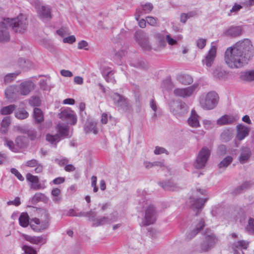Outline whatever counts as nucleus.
I'll return each instance as SVG.
<instances>
[{"label":"nucleus","instance_id":"nucleus-13","mask_svg":"<svg viewBox=\"0 0 254 254\" xmlns=\"http://www.w3.org/2000/svg\"><path fill=\"white\" fill-rule=\"evenodd\" d=\"M19 95L18 86L16 85H10L5 90V96L10 102L16 101Z\"/></svg>","mask_w":254,"mask_h":254},{"label":"nucleus","instance_id":"nucleus-59","mask_svg":"<svg viewBox=\"0 0 254 254\" xmlns=\"http://www.w3.org/2000/svg\"><path fill=\"white\" fill-rule=\"evenodd\" d=\"M40 88L43 90H47L48 86L46 79H41L39 82Z\"/></svg>","mask_w":254,"mask_h":254},{"label":"nucleus","instance_id":"nucleus-37","mask_svg":"<svg viewBox=\"0 0 254 254\" xmlns=\"http://www.w3.org/2000/svg\"><path fill=\"white\" fill-rule=\"evenodd\" d=\"M16 106L14 104H11L2 107L0 110V113L2 115H8L13 113L16 109Z\"/></svg>","mask_w":254,"mask_h":254},{"label":"nucleus","instance_id":"nucleus-27","mask_svg":"<svg viewBox=\"0 0 254 254\" xmlns=\"http://www.w3.org/2000/svg\"><path fill=\"white\" fill-rule=\"evenodd\" d=\"M25 239L26 241L30 242L31 243L34 244H44L46 243V238L42 236H30L28 235H25Z\"/></svg>","mask_w":254,"mask_h":254},{"label":"nucleus","instance_id":"nucleus-11","mask_svg":"<svg viewBox=\"0 0 254 254\" xmlns=\"http://www.w3.org/2000/svg\"><path fill=\"white\" fill-rule=\"evenodd\" d=\"M134 38L135 41L144 50L149 51L151 49V47L149 43L148 36L143 31H136L134 34Z\"/></svg>","mask_w":254,"mask_h":254},{"label":"nucleus","instance_id":"nucleus-47","mask_svg":"<svg viewBox=\"0 0 254 254\" xmlns=\"http://www.w3.org/2000/svg\"><path fill=\"white\" fill-rule=\"evenodd\" d=\"M4 145L7 146L11 151L14 152H18V149L15 147L14 143L12 141L9 140L5 138L4 140Z\"/></svg>","mask_w":254,"mask_h":254},{"label":"nucleus","instance_id":"nucleus-5","mask_svg":"<svg viewBox=\"0 0 254 254\" xmlns=\"http://www.w3.org/2000/svg\"><path fill=\"white\" fill-rule=\"evenodd\" d=\"M219 97L217 93L211 91L205 95L204 98L201 99L200 103L203 109L211 110L216 106Z\"/></svg>","mask_w":254,"mask_h":254},{"label":"nucleus","instance_id":"nucleus-36","mask_svg":"<svg viewBox=\"0 0 254 254\" xmlns=\"http://www.w3.org/2000/svg\"><path fill=\"white\" fill-rule=\"evenodd\" d=\"M130 65L141 69H146L148 68L147 63L144 60H138L134 61H132Z\"/></svg>","mask_w":254,"mask_h":254},{"label":"nucleus","instance_id":"nucleus-50","mask_svg":"<svg viewBox=\"0 0 254 254\" xmlns=\"http://www.w3.org/2000/svg\"><path fill=\"white\" fill-rule=\"evenodd\" d=\"M162 85L168 90H171L174 87L173 83L169 78H167L163 81Z\"/></svg>","mask_w":254,"mask_h":254},{"label":"nucleus","instance_id":"nucleus-18","mask_svg":"<svg viewBox=\"0 0 254 254\" xmlns=\"http://www.w3.org/2000/svg\"><path fill=\"white\" fill-rule=\"evenodd\" d=\"M216 47L212 46L205 56V60L202 61L203 64H205L207 67H210L213 63L216 57Z\"/></svg>","mask_w":254,"mask_h":254},{"label":"nucleus","instance_id":"nucleus-17","mask_svg":"<svg viewBox=\"0 0 254 254\" xmlns=\"http://www.w3.org/2000/svg\"><path fill=\"white\" fill-rule=\"evenodd\" d=\"M239 118L237 116L225 115L220 118L217 123L220 126L232 125L237 122Z\"/></svg>","mask_w":254,"mask_h":254},{"label":"nucleus","instance_id":"nucleus-44","mask_svg":"<svg viewBox=\"0 0 254 254\" xmlns=\"http://www.w3.org/2000/svg\"><path fill=\"white\" fill-rule=\"evenodd\" d=\"M19 74L20 72L18 71L7 74L4 77V83L6 84L8 83L12 82Z\"/></svg>","mask_w":254,"mask_h":254},{"label":"nucleus","instance_id":"nucleus-28","mask_svg":"<svg viewBox=\"0 0 254 254\" xmlns=\"http://www.w3.org/2000/svg\"><path fill=\"white\" fill-rule=\"evenodd\" d=\"M233 137V130L231 128L226 129L220 135V139L222 142H227Z\"/></svg>","mask_w":254,"mask_h":254},{"label":"nucleus","instance_id":"nucleus-62","mask_svg":"<svg viewBox=\"0 0 254 254\" xmlns=\"http://www.w3.org/2000/svg\"><path fill=\"white\" fill-rule=\"evenodd\" d=\"M197 46L200 49H202L206 45V40L200 38L196 42Z\"/></svg>","mask_w":254,"mask_h":254},{"label":"nucleus","instance_id":"nucleus-41","mask_svg":"<svg viewBox=\"0 0 254 254\" xmlns=\"http://www.w3.org/2000/svg\"><path fill=\"white\" fill-rule=\"evenodd\" d=\"M241 78L243 80L248 81L254 80V70L242 73L241 75Z\"/></svg>","mask_w":254,"mask_h":254},{"label":"nucleus","instance_id":"nucleus-7","mask_svg":"<svg viewBox=\"0 0 254 254\" xmlns=\"http://www.w3.org/2000/svg\"><path fill=\"white\" fill-rule=\"evenodd\" d=\"M34 5L38 15L41 19L47 20L52 19V14L50 6L41 5L39 0H35Z\"/></svg>","mask_w":254,"mask_h":254},{"label":"nucleus","instance_id":"nucleus-64","mask_svg":"<svg viewBox=\"0 0 254 254\" xmlns=\"http://www.w3.org/2000/svg\"><path fill=\"white\" fill-rule=\"evenodd\" d=\"M20 198L18 197H16L14 200L9 201L7 202V205H14L15 206H18L20 204Z\"/></svg>","mask_w":254,"mask_h":254},{"label":"nucleus","instance_id":"nucleus-25","mask_svg":"<svg viewBox=\"0 0 254 254\" xmlns=\"http://www.w3.org/2000/svg\"><path fill=\"white\" fill-rule=\"evenodd\" d=\"M198 116L196 113L195 111L193 109L191 110V115L188 120L189 125L193 127H199V122L198 121Z\"/></svg>","mask_w":254,"mask_h":254},{"label":"nucleus","instance_id":"nucleus-9","mask_svg":"<svg viewBox=\"0 0 254 254\" xmlns=\"http://www.w3.org/2000/svg\"><path fill=\"white\" fill-rule=\"evenodd\" d=\"M157 214L155 207L153 205H149L145 210L144 219L142 221L144 226H148L155 222Z\"/></svg>","mask_w":254,"mask_h":254},{"label":"nucleus","instance_id":"nucleus-26","mask_svg":"<svg viewBox=\"0 0 254 254\" xmlns=\"http://www.w3.org/2000/svg\"><path fill=\"white\" fill-rule=\"evenodd\" d=\"M115 221V218H112L109 216H103L97 218L95 222L93 223V225L94 226L97 227L100 225H103L106 224L111 223Z\"/></svg>","mask_w":254,"mask_h":254},{"label":"nucleus","instance_id":"nucleus-22","mask_svg":"<svg viewBox=\"0 0 254 254\" xmlns=\"http://www.w3.org/2000/svg\"><path fill=\"white\" fill-rule=\"evenodd\" d=\"M154 36L158 45L157 47L154 48V50L158 51L164 48L166 45L165 35L163 33L157 32L154 34Z\"/></svg>","mask_w":254,"mask_h":254},{"label":"nucleus","instance_id":"nucleus-56","mask_svg":"<svg viewBox=\"0 0 254 254\" xmlns=\"http://www.w3.org/2000/svg\"><path fill=\"white\" fill-rule=\"evenodd\" d=\"M10 172L14 175V176L20 181H23L24 180V178L22 175L19 172V171L15 168H11L10 169Z\"/></svg>","mask_w":254,"mask_h":254},{"label":"nucleus","instance_id":"nucleus-34","mask_svg":"<svg viewBox=\"0 0 254 254\" xmlns=\"http://www.w3.org/2000/svg\"><path fill=\"white\" fill-rule=\"evenodd\" d=\"M153 8V6L151 3H146L144 5H142V9L141 10H139L138 9H137V13H138V17H136V19L137 20H138V17H139L140 14H143V13H148L150 12Z\"/></svg>","mask_w":254,"mask_h":254},{"label":"nucleus","instance_id":"nucleus-6","mask_svg":"<svg viewBox=\"0 0 254 254\" xmlns=\"http://www.w3.org/2000/svg\"><path fill=\"white\" fill-rule=\"evenodd\" d=\"M170 109L175 115L179 116H182L188 112L187 104L179 99L173 100L170 102Z\"/></svg>","mask_w":254,"mask_h":254},{"label":"nucleus","instance_id":"nucleus-14","mask_svg":"<svg viewBox=\"0 0 254 254\" xmlns=\"http://www.w3.org/2000/svg\"><path fill=\"white\" fill-rule=\"evenodd\" d=\"M17 86L19 95L23 96L28 95L35 87L34 83L30 80L22 82Z\"/></svg>","mask_w":254,"mask_h":254},{"label":"nucleus","instance_id":"nucleus-16","mask_svg":"<svg viewBox=\"0 0 254 254\" xmlns=\"http://www.w3.org/2000/svg\"><path fill=\"white\" fill-rule=\"evenodd\" d=\"M26 178L27 181L31 183V189L39 190L43 188L40 183L39 178L37 176H34L30 173H27L26 176Z\"/></svg>","mask_w":254,"mask_h":254},{"label":"nucleus","instance_id":"nucleus-40","mask_svg":"<svg viewBox=\"0 0 254 254\" xmlns=\"http://www.w3.org/2000/svg\"><path fill=\"white\" fill-rule=\"evenodd\" d=\"M16 145L20 148H23L27 146L26 138L24 136H19L15 140Z\"/></svg>","mask_w":254,"mask_h":254},{"label":"nucleus","instance_id":"nucleus-58","mask_svg":"<svg viewBox=\"0 0 254 254\" xmlns=\"http://www.w3.org/2000/svg\"><path fill=\"white\" fill-rule=\"evenodd\" d=\"M87 213L88 214L87 217L89 218V220L92 221L93 223H95L97 218H96L97 216V213L92 210L87 212Z\"/></svg>","mask_w":254,"mask_h":254},{"label":"nucleus","instance_id":"nucleus-54","mask_svg":"<svg viewBox=\"0 0 254 254\" xmlns=\"http://www.w3.org/2000/svg\"><path fill=\"white\" fill-rule=\"evenodd\" d=\"M39 163H40V162L38 160L35 159H32L26 161L25 165L28 167L33 168L35 167L37 165L39 164Z\"/></svg>","mask_w":254,"mask_h":254},{"label":"nucleus","instance_id":"nucleus-32","mask_svg":"<svg viewBox=\"0 0 254 254\" xmlns=\"http://www.w3.org/2000/svg\"><path fill=\"white\" fill-rule=\"evenodd\" d=\"M33 117L35 123L40 124L44 121V115L42 110L38 108H35L33 112Z\"/></svg>","mask_w":254,"mask_h":254},{"label":"nucleus","instance_id":"nucleus-42","mask_svg":"<svg viewBox=\"0 0 254 254\" xmlns=\"http://www.w3.org/2000/svg\"><path fill=\"white\" fill-rule=\"evenodd\" d=\"M29 116L28 113L23 108H19L15 112V117L20 120H24Z\"/></svg>","mask_w":254,"mask_h":254},{"label":"nucleus","instance_id":"nucleus-4","mask_svg":"<svg viewBox=\"0 0 254 254\" xmlns=\"http://www.w3.org/2000/svg\"><path fill=\"white\" fill-rule=\"evenodd\" d=\"M112 98L114 105L119 110H121L127 113H130L132 111L129 100L125 96L118 93H114L112 95Z\"/></svg>","mask_w":254,"mask_h":254},{"label":"nucleus","instance_id":"nucleus-1","mask_svg":"<svg viewBox=\"0 0 254 254\" xmlns=\"http://www.w3.org/2000/svg\"><path fill=\"white\" fill-rule=\"evenodd\" d=\"M253 53L251 41L245 39L237 42L233 47L227 48L224 60L230 68H240L248 64L253 57Z\"/></svg>","mask_w":254,"mask_h":254},{"label":"nucleus","instance_id":"nucleus-57","mask_svg":"<svg viewBox=\"0 0 254 254\" xmlns=\"http://www.w3.org/2000/svg\"><path fill=\"white\" fill-rule=\"evenodd\" d=\"M112 70L106 67H103L102 70V73L106 81H109V75L112 73Z\"/></svg>","mask_w":254,"mask_h":254},{"label":"nucleus","instance_id":"nucleus-3","mask_svg":"<svg viewBox=\"0 0 254 254\" xmlns=\"http://www.w3.org/2000/svg\"><path fill=\"white\" fill-rule=\"evenodd\" d=\"M203 240L200 244L202 252H207L210 250L218 242V239L213 231L209 229H206L203 232Z\"/></svg>","mask_w":254,"mask_h":254},{"label":"nucleus","instance_id":"nucleus-45","mask_svg":"<svg viewBox=\"0 0 254 254\" xmlns=\"http://www.w3.org/2000/svg\"><path fill=\"white\" fill-rule=\"evenodd\" d=\"M46 140L52 144H55V147H56L57 143L60 141V139L58 134L51 135L47 134Z\"/></svg>","mask_w":254,"mask_h":254},{"label":"nucleus","instance_id":"nucleus-43","mask_svg":"<svg viewBox=\"0 0 254 254\" xmlns=\"http://www.w3.org/2000/svg\"><path fill=\"white\" fill-rule=\"evenodd\" d=\"M233 158L231 156H227L224 158L218 164L219 168H227L233 161Z\"/></svg>","mask_w":254,"mask_h":254},{"label":"nucleus","instance_id":"nucleus-55","mask_svg":"<svg viewBox=\"0 0 254 254\" xmlns=\"http://www.w3.org/2000/svg\"><path fill=\"white\" fill-rule=\"evenodd\" d=\"M27 135L31 140H34L37 138V132L35 129L30 128L27 133Z\"/></svg>","mask_w":254,"mask_h":254},{"label":"nucleus","instance_id":"nucleus-10","mask_svg":"<svg viewBox=\"0 0 254 254\" xmlns=\"http://www.w3.org/2000/svg\"><path fill=\"white\" fill-rule=\"evenodd\" d=\"M198 87L197 84L193 85L186 88H177L174 89V94L177 97L187 98L190 97L195 91Z\"/></svg>","mask_w":254,"mask_h":254},{"label":"nucleus","instance_id":"nucleus-53","mask_svg":"<svg viewBox=\"0 0 254 254\" xmlns=\"http://www.w3.org/2000/svg\"><path fill=\"white\" fill-rule=\"evenodd\" d=\"M154 153L156 155H159L163 153H165L167 155L169 154V152L164 147L160 146H156L154 150Z\"/></svg>","mask_w":254,"mask_h":254},{"label":"nucleus","instance_id":"nucleus-21","mask_svg":"<svg viewBox=\"0 0 254 254\" xmlns=\"http://www.w3.org/2000/svg\"><path fill=\"white\" fill-rule=\"evenodd\" d=\"M158 184L165 190L175 191L178 190L177 185L171 180L159 182Z\"/></svg>","mask_w":254,"mask_h":254},{"label":"nucleus","instance_id":"nucleus-38","mask_svg":"<svg viewBox=\"0 0 254 254\" xmlns=\"http://www.w3.org/2000/svg\"><path fill=\"white\" fill-rule=\"evenodd\" d=\"M31 228L36 231H41L47 229L49 227V221L47 220L42 221L40 226H37L34 224H30Z\"/></svg>","mask_w":254,"mask_h":254},{"label":"nucleus","instance_id":"nucleus-63","mask_svg":"<svg viewBox=\"0 0 254 254\" xmlns=\"http://www.w3.org/2000/svg\"><path fill=\"white\" fill-rule=\"evenodd\" d=\"M68 160L66 158H64L62 159H55V162L58 163L61 166L64 165L66 163H68Z\"/></svg>","mask_w":254,"mask_h":254},{"label":"nucleus","instance_id":"nucleus-23","mask_svg":"<svg viewBox=\"0 0 254 254\" xmlns=\"http://www.w3.org/2000/svg\"><path fill=\"white\" fill-rule=\"evenodd\" d=\"M252 153L250 149L247 147H244L241 149V154L239 157L240 162L243 164L246 163L250 157L251 156Z\"/></svg>","mask_w":254,"mask_h":254},{"label":"nucleus","instance_id":"nucleus-52","mask_svg":"<svg viewBox=\"0 0 254 254\" xmlns=\"http://www.w3.org/2000/svg\"><path fill=\"white\" fill-rule=\"evenodd\" d=\"M22 250L24 251V254H37V252L31 247L24 245Z\"/></svg>","mask_w":254,"mask_h":254},{"label":"nucleus","instance_id":"nucleus-60","mask_svg":"<svg viewBox=\"0 0 254 254\" xmlns=\"http://www.w3.org/2000/svg\"><path fill=\"white\" fill-rule=\"evenodd\" d=\"M226 152V148L224 145H220L218 146L217 149V153L219 155H223Z\"/></svg>","mask_w":254,"mask_h":254},{"label":"nucleus","instance_id":"nucleus-19","mask_svg":"<svg viewBox=\"0 0 254 254\" xmlns=\"http://www.w3.org/2000/svg\"><path fill=\"white\" fill-rule=\"evenodd\" d=\"M250 129L242 125L237 126V137L238 140H242L249 135Z\"/></svg>","mask_w":254,"mask_h":254},{"label":"nucleus","instance_id":"nucleus-30","mask_svg":"<svg viewBox=\"0 0 254 254\" xmlns=\"http://www.w3.org/2000/svg\"><path fill=\"white\" fill-rule=\"evenodd\" d=\"M197 15V11L196 10L189 11L187 13H182L180 15V22L185 24L188 19L194 17Z\"/></svg>","mask_w":254,"mask_h":254},{"label":"nucleus","instance_id":"nucleus-20","mask_svg":"<svg viewBox=\"0 0 254 254\" xmlns=\"http://www.w3.org/2000/svg\"><path fill=\"white\" fill-rule=\"evenodd\" d=\"M243 29L241 26H231L225 32L226 35L231 37H236L242 35Z\"/></svg>","mask_w":254,"mask_h":254},{"label":"nucleus","instance_id":"nucleus-29","mask_svg":"<svg viewBox=\"0 0 254 254\" xmlns=\"http://www.w3.org/2000/svg\"><path fill=\"white\" fill-rule=\"evenodd\" d=\"M254 185V183L251 181H246L244 182L241 186L237 187L234 190L233 193L235 194H239L243 190L250 189Z\"/></svg>","mask_w":254,"mask_h":254},{"label":"nucleus","instance_id":"nucleus-39","mask_svg":"<svg viewBox=\"0 0 254 254\" xmlns=\"http://www.w3.org/2000/svg\"><path fill=\"white\" fill-rule=\"evenodd\" d=\"M29 217L27 213H22L19 218V223L21 226L26 227L29 224Z\"/></svg>","mask_w":254,"mask_h":254},{"label":"nucleus","instance_id":"nucleus-61","mask_svg":"<svg viewBox=\"0 0 254 254\" xmlns=\"http://www.w3.org/2000/svg\"><path fill=\"white\" fill-rule=\"evenodd\" d=\"M75 41V37L74 36L72 35L67 37L64 38L63 39V42L64 43L72 44Z\"/></svg>","mask_w":254,"mask_h":254},{"label":"nucleus","instance_id":"nucleus-46","mask_svg":"<svg viewBox=\"0 0 254 254\" xmlns=\"http://www.w3.org/2000/svg\"><path fill=\"white\" fill-rule=\"evenodd\" d=\"M213 74L214 77L221 80L225 76V72L221 68H217L214 70Z\"/></svg>","mask_w":254,"mask_h":254},{"label":"nucleus","instance_id":"nucleus-51","mask_svg":"<svg viewBox=\"0 0 254 254\" xmlns=\"http://www.w3.org/2000/svg\"><path fill=\"white\" fill-rule=\"evenodd\" d=\"M59 132L61 135L67 137H69L68 135V129L66 127L64 126H59Z\"/></svg>","mask_w":254,"mask_h":254},{"label":"nucleus","instance_id":"nucleus-48","mask_svg":"<svg viewBox=\"0 0 254 254\" xmlns=\"http://www.w3.org/2000/svg\"><path fill=\"white\" fill-rule=\"evenodd\" d=\"M247 232L251 234H254V219L250 218L246 227Z\"/></svg>","mask_w":254,"mask_h":254},{"label":"nucleus","instance_id":"nucleus-31","mask_svg":"<svg viewBox=\"0 0 254 254\" xmlns=\"http://www.w3.org/2000/svg\"><path fill=\"white\" fill-rule=\"evenodd\" d=\"M177 80L182 84L187 85L193 82V78L188 74H181L178 76Z\"/></svg>","mask_w":254,"mask_h":254},{"label":"nucleus","instance_id":"nucleus-49","mask_svg":"<svg viewBox=\"0 0 254 254\" xmlns=\"http://www.w3.org/2000/svg\"><path fill=\"white\" fill-rule=\"evenodd\" d=\"M29 104L34 107L39 106L41 104L40 98L38 96H32L29 99Z\"/></svg>","mask_w":254,"mask_h":254},{"label":"nucleus","instance_id":"nucleus-24","mask_svg":"<svg viewBox=\"0 0 254 254\" xmlns=\"http://www.w3.org/2000/svg\"><path fill=\"white\" fill-rule=\"evenodd\" d=\"M205 226V222L203 219L201 218L196 225L194 229L190 231L187 235V237L190 239L193 238L196 234H197L201 230H202Z\"/></svg>","mask_w":254,"mask_h":254},{"label":"nucleus","instance_id":"nucleus-35","mask_svg":"<svg viewBox=\"0 0 254 254\" xmlns=\"http://www.w3.org/2000/svg\"><path fill=\"white\" fill-rule=\"evenodd\" d=\"M84 129L86 133L93 132L94 134H96L98 132L96 123L94 122H87L84 126Z\"/></svg>","mask_w":254,"mask_h":254},{"label":"nucleus","instance_id":"nucleus-8","mask_svg":"<svg viewBox=\"0 0 254 254\" xmlns=\"http://www.w3.org/2000/svg\"><path fill=\"white\" fill-rule=\"evenodd\" d=\"M210 155V150L206 147H203L199 152L194 163V167L197 169H202L204 167Z\"/></svg>","mask_w":254,"mask_h":254},{"label":"nucleus","instance_id":"nucleus-15","mask_svg":"<svg viewBox=\"0 0 254 254\" xmlns=\"http://www.w3.org/2000/svg\"><path fill=\"white\" fill-rule=\"evenodd\" d=\"M60 118L63 121H68L69 124L74 125L77 122V117L73 111L64 110L60 114Z\"/></svg>","mask_w":254,"mask_h":254},{"label":"nucleus","instance_id":"nucleus-2","mask_svg":"<svg viewBox=\"0 0 254 254\" xmlns=\"http://www.w3.org/2000/svg\"><path fill=\"white\" fill-rule=\"evenodd\" d=\"M27 18L24 15L20 14L16 18H4L0 22V42H7L10 40V35L8 27H11L16 33H23L27 27Z\"/></svg>","mask_w":254,"mask_h":254},{"label":"nucleus","instance_id":"nucleus-12","mask_svg":"<svg viewBox=\"0 0 254 254\" xmlns=\"http://www.w3.org/2000/svg\"><path fill=\"white\" fill-rule=\"evenodd\" d=\"M190 200L189 203H190V207L195 212V215L197 216L201 211V209L207 199L190 197Z\"/></svg>","mask_w":254,"mask_h":254},{"label":"nucleus","instance_id":"nucleus-33","mask_svg":"<svg viewBox=\"0 0 254 254\" xmlns=\"http://www.w3.org/2000/svg\"><path fill=\"white\" fill-rule=\"evenodd\" d=\"M11 119L10 117H4L0 124V132L2 133H5L8 130V127L10 125Z\"/></svg>","mask_w":254,"mask_h":254}]
</instances>
